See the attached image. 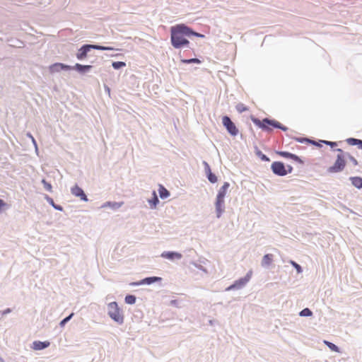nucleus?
Segmentation results:
<instances>
[{
	"label": "nucleus",
	"mask_w": 362,
	"mask_h": 362,
	"mask_svg": "<svg viewBox=\"0 0 362 362\" xmlns=\"http://www.w3.org/2000/svg\"><path fill=\"white\" fill-rule=\"evenodd\" d=\"M230 184L228 182H224L223 186L218 190L216 200V209L217 212V217H220L221 214L224 211V198L229 188Z\"/></svg>",
	"instance_id": "f03ea898"
},
{
	"label": "nucleus",
	"mask_w": 362,
	"mask_h": 362,
	"mask_svg": "<svg viewBox=\"0 0 362 362\" xmlns=\"http://www.w3.org/2000/svg\"><path fill=\"white\" fill-rule=\"evenodd\" d=\"M126 66V64L123 62H115L112 63V66L115 69H120Z\"/></svg>",
	"instance_id": "bb28decb"
},
{
	"label": "nucleus",
	"mask_w": 362,
	"mask_h": 362,
	"mask_svg": "<svg viewBox=\"0 0 362 362\" xmlns=\"http://www.w3.org/2000/svg\"><path fill=\"white\" fill-rule=\"evenodd\" d=\"M322 142L326 144H327V145H329L331 147H334V146H337V143L336 142L327 141H322Z\"/></svg>",
	"instance_id": "c9c22d12"
},
{
	"label": "nucleus",
	"mask_w": 362,
	"mask_h": 362,
	"mask_svg": "<svg viewBox=\"0 0 362 362\" xmlns=\"http://www.w3.org/2000/svg\"><path fill=\"white\" fill-rule=\"evenodd\" d=\"M278 154L284 158H289L300 163H303V160L298 156L291 153L289 152L279 151L278 152Z\"/></svg>",
	"instance_id": "f8f14e48"
},
{
	"label": "nucleus",
	"mask_w": 362,
	"mask_h": 362,
	"mask_svg": "<svg viewBox=\"0 0 362 362\" xmlns=\"http://www.w3.org/2000/svg\"><path fill=\"white\" fill-rule=\"evenodd\" d=\"M271 168H272L273 173L279 176L286 175L288 173H291L293 169L291 166L288 165V170H287L285 168L284 163L281 162H278V161L274 162L272 164Z\"/></svg>",
	"instance_id": "0eeeda50"
},
{
	"label": "nucleus",
	"mask_w": 362,
	"mask_h": 362,
	"mask_svg": "<svg viewBox=\"0 0 362 362\" xmlns=\"http://www.w3.org/2000/svg\"><path fill=\"white\" fill-rule=\"evenodd\" d=\"M291 264L296 269V270L298 273H300L302 272L301 267L299 264H298L296 262H295L293 261H291Z\"/></svg>",
	"instance_id": "473e14b6"
},
{
	"label": "nucleus",
	"mask_w": 362,
	"mask_h": 362,
	"mask_svg": "<svg viewBox=\"0 0 362 362\" xmlns=\"http://www.w3.org/2000/svg\"><path fill=\"white\" fill-rule=\"evenodd\" d=\"M352 185L358 189L362 188V178L360 177H352L350 178Z\"/></svg>",
	"instance_id": "dca6fc26"
},
{
	"label": "nucleus",
	"mask_w": 362,
	"mask_h": 362,
	"mask_svg": "<svg viewBox=\"0 0 362 362\" xmlns=\"http://www.w3.org/2000/svg\"><path fill=\"white\" fill-rule=\"evenodd\" d=\"M346 165V161L344 156L339 154L337 159L332 166H330L327 171L330 173H335L342 171Z\"/></svg>",
	"instance_id": "423d86ee"
},
{
	"label": "nucleus",
	"mask_w": 362,
	"mask_h": 362,
	"mask_svg": "<svg viewBox=\"0 0 362 362\" xmlns=\"http://www.w3.org/2000/svg\"><path fill=\"white\" fill-rule=\"evenodd\" d=\"M7 206L6 203L2 200L0 199V213H1L3 209Z\"/></svg>",
	"instance_id": "f704fd0d"
},
{
	"label": "nucleus",
	"mask_w": 362,
	"mask_h": 362,
	"mask_svg": "<svg viewBox=\"0 0 362 362\" xmlns=\"http://www.w3.org/2000/svg\"><path fill=\"white\" fill-rule=\"evenodd\" d=\"M236 110L239 112H243L247 111L248 110V108L244 104L239 103L236 105Z\"/></svg>",
	"instance_id": "cd10ccee"
},
{
	"label": "nucleus",
	"mask_w": 362,
	"mask_h": 362,
	"mask_svg": "<svg viewBox=\"0 0 362 362\" xmlns=\"http://www.w3.org/2000/svg\"><path fill=\"white\" fill-rule=\"evenodd\" d=\"M192 35L204 37V35L193 31L185 24H177L170 28V41L175 49L187 47L189 44L187 37Z\"/></svg>",
	"instance_id": "f257e3e1"
},
{
	"label": "nucleus",
	"mask_w": 362,
	"mask_h": 362,
	"mask_svg": "<svg viewBox=\"0 0 362 362\" xmlns=\"http://www.w3.org/2000/svg\"><path fill=\"white\" fill-rule=\"evenodd\" d=\"M153 198L152 200L149 201V203L151 204V208H155L156 206V204L158 202V199L156 196V192H153Z\"/></svg>",
	"instance_id": "a878e982"
},
{
	"label": "nucleus",
	"mask_w": 362,
	"mask_h": 362,
	"mask_svg": "<svg viewBox=\"0 0 362 362\" xmlns=\"http://www.w3.org/2000/svg\"><path fill=\"white\" fill-rule=\"evenodd\" d=\"M161 257L169 259H173L175 258L180 259L182 257V255L175 252H164L162 253Z\"/></svg>",
	"instance_id": "4468645a"
},
{
	"label": "nucleus",
	"mask_w": 362,
	"mask_h": 362,
	"mask_svg": "<svg viewBox=\"0 0 362 362\" xmlns=\"http://www.w3.org/2000/svg\"><path fill=\"white\" fill-rule=\"evenodd\" d=\"M71 69V68L70 66L65 65L62 63H55L49 67V69L51 73L58 72L60 70H63V69L70 70Z\"/></svg>",
	"instance_id": "9b49d317"
},
{
	"label": "nucleus",
	"mask_w": 362,
	"mask_h": 362,
	"mask_svg": "<svg viewBox=\"0 0 362 362\" xmlns=\"http://www.w3.org/2000/svg\"><path fill=\"white\" fill-rule=\"evenodd\" d=\"M346 141L349 145L357 146L359 149H362V140L354 138H349L346 140Z\"/></svg>",
	"instance_id": "2eb2a0df"
},
{
	"label": "nucleus",
	"mask_w": 362,
	"mask_h": 362,
	"mask_svg": "<svg viewBox=\"0 0 362 362\" xmlns=\"http://www.w3.org/2000/svg\"><path fill=\"white\" fill-rule=\"evenodd\" d=\"M300 316H311L312 312L309 308H305L300 313Z\"/></svg>",
	"instance_id": "c756f323"
},
{
	"label": "nucleus",
	"mask_w": 362,
	"mask_h": 362,
	"mask_svg": "<svg viewBox=\"0 0 362 362\" xmlns=\"http://www.w3.org/2000/svg\"><path fill=\"white\" fill-rule=\"evenodd\" d=\"M122 205V203L118 202H107L103 205V207L110 206L113 209H118Z\"/></svg>",
	"instance_id": "4be33fe9"
},
{
	"label": "nucleus",
	"mask_w": 362,
	"mask_h": 362,
	"mask_svg": "<svg viewBox=\"0 0 362 362\" xmlns=\"http://www.w3.org/2000/svg\"><path fill=\"white\" fill-rule=\"evenodd\" d=\"M263 158V159H265V160H268V158H266V156H263V158Z\"/></svg>",
	"instance_id": "ea45409f"
},
{
	"label": "nucleus",
	"mask_w": 362,
	"mask_h": 362,
	"mask_svg": "<svg viewBox=\"0 0 362 362\" xmlns=\"http://www.w3.org/2000/svg\"><path fill=\"white\" fill-rule=\"evenodd\" d=\"M98 49V50H112L114 49L112 47H104L100 45H85L83 47H81L77 54L76 57L78 59H83L86 57L87 53L91 49Z\"/></svg>",
	"instance_id": "39448f33"
},
{
	"label": "nucleus",
	"mask_w": 362,
	"mask_h": 362,
	"mask_svg": "<svg viewBox=\"0 0 362 362\" xmlns=\"http://www.w3.org/2000/svg\"><path fill=\"white\" fill-rule=\"evenodd\" d=\"M125 303L127 304H134L136 302V297L133 295H128L125 297Z\"/></svg>",
	"instance_id": "b1692460"
},
{
	"label": "nucleus",
	"mask_w": 362,
	"mask_h": 362,
	"mask_svg": "<svg viewBox=\"0 0 362 362\" xmlns=\"http://www.w3.org/2000/svg\"><path fill=\"white\" fill-rule=\"evenodd\" d=\"M223 125L226 128L227 131L232 136H236L238 134V129L235 124L231 121L229 117L224 116L222 118Z\"/></svg>",
	"instance_id": "6e6552de"
},
{
	"label": "nucleus",
	"mask_w": 362,
	"mask_h": 362,
	"mask_svg": "<svg viewBox=\"0 0 362 362\" xmlns=\"http://www.w3.org/2000/svg\"><path fill=\"white\" fill-rule=\"evenodd\" d=\"M158 192L162 199L167 198L170 195L169 192L163 185H159Z\"/></svg>",
	"instance_id": "aec40b11"
},
{
	"label": "nucleus",
	"mask_w": 362,
	"mask_h": 362,
	"mask_svg": "<svg viewBox=\"0 0 362 362\" xmlns=\"http://www.w3.org/2000/svg\"><path fill=\"white\" fill-rule=\"evenodd\" d=\"M74 68L77 71H78L80 72H84V71H88L91 68V66H90V65H81L80 64H76L75 65Z\"/></svg>",
	"instance_id": "412c9836"
},
{
	"label": "nucleus",
	"mask_w": 362,
	"mask_h": 362,
	"mask_svg": "<svg viewBox=\"0 0 362 362\" xmlns=\"http://www.w3.org/2000/svg\"><path fill=\"white\" fill-rule=\"evenodd\" d=\"M324 343L333 351L339 352V348L332 342L324 341Z\"/></svg>",
	"instance_id": "5701e85b"
},
{
	"label": "nucleus",
	"mask_w": 362,
	"mask_h": 362,
	"mask_svg": "<svg viewBox=\"0 0 362 362\" xmlns=\"http://www.w3.org/2000/svg\"><path fill=\"white\" fill-rule=\"evenodd\" d=\"M160 280H161L160 277H156V276L148 277V278L143 279L141 284H151L156 281H159Z\"/></svg>",
	"instance_id": "a211bd4d"
},
{
	"label": "nucleus",
	"mask_w": 362,
	"mask_h": 362,
	"mask_svg": "<svg viewBox=\"0 0 362 362\" xmlns=\"http://www.w3.org/2000/svg\"><path fill=\"white\" fill-rule=\"evenodd\" d=\"M272 260H273V255L267 254L262 258V266H269L272 262Z\"/></svg>",
	"instance_id": "f3484780"
},
{
	"label": "nucleus",
	"mask_w": 362,
	"mask_h": 362,
	"mask_svg": "<svg viewBox=\"0 0 362 362\" xmlns=\"http://www.w3.org/2000/svg\"><path fill=\"white\" fill-rule=\"evenodd\" d=\"M250 274H247L246 276L244 278H242L238 281H236L233 285H231L228 289H232V288H240L245 286L250 280Z\"/></svg>",
	"instance_id": "9d476101"
},
{
	"label": "nucleus",
	"mask_w": 362,
	"mask_h": 362,
	"mask_svg": "<svg viewBox=\"0 0 362 362\" xmlns=\"http://www.w3.org/2000/svg\"><path fill=\"white\" fill-rule=\"evenodd\" d=\"M9 312H10V310H9V309H7L6 310H5V311H4V312H3V314H6V313H9Z\"/></svg>",
	"instance_id": "e433bc0d"
},
{
	"label": "nucleus",
	"mask_w": 362,
	"mask_h": 362,
	"mask_svg": "<svg viewBox=\"0 0 362 362\" xmlns=\"http://www.w3.org/2000/svg\"><path fill=\"white\" fill-rule=\"evenodd\" d=\"M74 315V313H71V315H69L68 317H66V318H64L63 320H62L60 322V326L61 327H64V325L72 317V316Z\"/></svg>",
	"instance_id": "7c9ffc66"
},
{
	"label": "nucleus",
	"mask_w": 362,
	"mask_h": 362,
	"mask_svg": "<svg viewBox=\"0 0 362 362\" xmlns=\"http://www.w3.org/2000/svg\"><path fill=\"white\" fill-rule=\"evenodd\" d=\"M71 192L75 197H79L81 200L87 202L88 198L83 190L78 187V185H75L71 189Z\"/></svg>",
	"instance_id": "1a4fd4ad"
},
{
	"label": "nucleus",
	"mask_w": 362,
	"mask_h": 362,
	"mask_svg": "<svg viewBox=\"0 0 362 362\" xmlns=\"http://www.w3.org/2000/svg\"><path fill=\"white\" fill-rule=\"evenodd\" d=\"M337 151H339V152H340V153H342V150H341V149H340V148H338V149H337Z\"/></svg>",
	"instance_id": "58836bf2"
},
{
	"label": "nucleus",
	"mask_w": 362,
	"mask_h": 362,
	"mask_svg": "<svg viewBox=\"0 0 362 362\" xmlns=\"http://www.w3.org/2000/svg\"><path fill=\"white\" fill-rule=\"evenodd\" d=\"M296 141H298V142H300V143H306V144L312 143V141H310V139H304V138H298V139H296Z\"/></svg>",
	"instance_id": "72a5a7b5"
},
{
	"label": "nucleus",
	"mask_w": 362,
	"mask_h": 362,
	"mask_svg": "<svg viewBox=\"0 0 362 362\" xmlns=\"http://www.w3.org/2000/svg\"><path fill=\"white\" fill-rule=\"evenodd\" d=\"M108 315L114 321L118 324L124 322V315L116 302L110 303L107 305Z\"/></svg>",
	"instance_id": "20e7f679"
},
{
	"label": "nucleus",
	"mask_w": 362,
	"mask_h": 362,
	"mask_svg": "<svg viewBox=\"0 0 362 362\" xmlns=\"http://www.w3.org/2000/svg\"><path fill=\"white\" fill-rule=\"evenodd\" d=\"M181 62L184 64H192V63H196V64H200L201 61L199 59L193 58L189 59H181Z\"/></svg>",
	"instance_id": "393cba45"
},
{
	"label": "nucleus",
	"mask_w": 362,
	"mask_h": 362,
	"mask_svg": "<svg viewBox=\"0 0 362 362\" xmlns=\"http://www.w3.org/2000/svg\"><path fill=\"white\" fill-rule=\"evenodd\" d=\"M252 121L255 125L258 126L264 130L271 131L272 129L269 127V126L280 129L283 131H286L288 129L286 127L283 126L280 122L274 119L265 118L262 120H259L258 119H254Z\"/></svg>",
	"instance_id": "7ed1b4c3"
},
{
	"label": "nucleus",
	"mask_w": 362,
	"mask_h": 362,
	"mask_svg": "<svg viewBox=\"0 0 362 362\" xmlns=\"http://www.w3.org/2000/svg\"><path fill=\"white\" fill-rule=\"evenodd\" d=\"M348 158H349V160L353 163V165H354V166L358 165V163L357 160H356L354 156H351V155H349H349H348Z\"/></svg>",
	"instance_id": "2f4dec72"
},
{
	"label": "nucleus",
	"mask_w": 362,
	"mask_h": 362,
	"mask_svg": "<svg viewBox=\"0 0 362 362\" xmlns=\"http://www.w3.org/2000/svg\"><path fill=\"white\" fill-rule=\"evenodd\" d=\"M49 346V341H35L33 343V349L35 350H42L43 349H45Z\"/></svg>",
	"instance_id": "ddd939ff"
},
{
	"label": "nucleus",
	"mask_w": 362,
	"mask_h": 362,
	"mask_svg": "<svg viewBox=\"0 0 362 362\" xmlns=\"http://www.w3.org/2000/svg\"><path fill=\"white\" fill-rule=\"evenodd\" d=\"M42 183L47 191L52 192V187L50 183L47 182L45 179L42 180Z\"/></svg>",
	"instance_id": "c85d7f7f"
},
{
	"label": "nucleus",
	"mask_w": 362,
	"mask_h": 362,
	"mask_svg": "<svg viewBox=\"0 0 362 362\" xmlns=\"http://www.w3.org/2000/svg\"><path fill=\"white\" fill-rule=\"evenodd\" d=\"M312 143H313V144L318 145V146H320V144H317V143H316V142H315V141H312Z\"/></svg>",
	"instance_id": "4c0bfd02"
},
{
	"label": "nucleus",
	"mask_w": 362,
	"mask_h": 362,
	"mask_svg": "<svg viewBox=\"0 0 362 362\" xmlns=\"http://www.w3.org/2000/svg\"><path fill=\"white\" fill-rule=\"evenodd\" d=\"M205 164H206V166L207 170H208V179H209V180L211 183L216 182H217L216 176L211 172V170H210V168H209V165L206 163H205Z\"/></svg>",
	"instance_id": "6ab92c4d"
}]
</instances>
